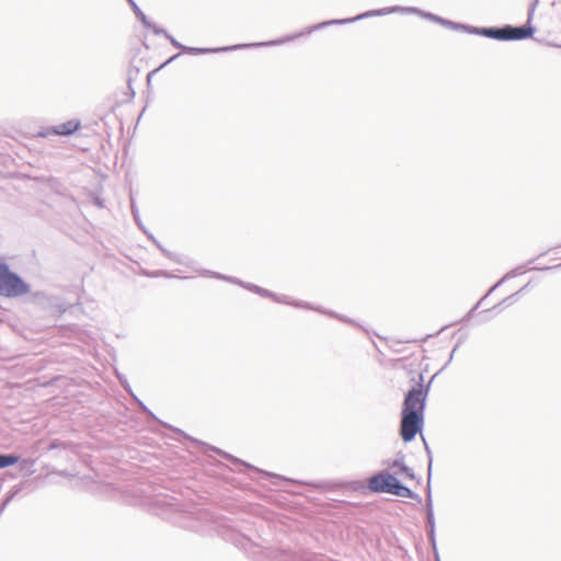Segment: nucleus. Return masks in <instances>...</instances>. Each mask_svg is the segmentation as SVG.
Here are the masks:
<instances>
[{"label": "nucleus", "instance_id": "1", "mask_svg": "<svg viewBox=\"0 0 561 561\" xmlns=\"http://www.w3.org/2000/svg\"><path fill=\"white\" fill-rule=\"evenodd\" d=\"M434 377L424 387L422 385L423 375H420L417 386L405 393L400 421V435L405 443L413 440L416 434L423 430L426 398Z\"/></svg>", "mask_w": 561, "mask_h": 561}, {"label": "nucleus", "instance_id": "2", "mask_svg": "<svg viewBox=\"0 0 561 561\" xmlns=\"http://www.w3.org/2000/svg\"><path fill=\"white\" fill-rule=\"evenodd\" d=\"M237 547L243 549L254 561H332L322 554L311 552L295 553L289 550L262 548L253 543L249 538L240 534H231L226 537Z\"/></svg>", "mask_w": 561, "mask_h": 561}, {"label": "nucleus", "instance_id": "3", "mask_svg": "<svg viewBox=\"0 0 561 561\" xmlns=\"http://www.w3.org/2000/svg\"><path fill=\"white\" fill-rule=\"evenodd\" d=\"M538 0H534L528 9L527 23L523 26L504 25L502 27H472L470 34L482 35L496 41H520L531 37L535 27L530 25Z\"/></svg>", "mask_w": 561, "mask_h": 561}, {"label": "nucleus", "instance_id": "4", "mask_svg": "<svg viewBox=\"0 0 561 561\" xmlns=\"http://www.w3.org/2000/svg\"><path fill=\"white\" fill-rule=\"evenodd\" d=\"M394 12L415 13V14L422 15L425 19H428L431 21L439 23L442 25H445V23H446L445 19H443L438 15H435L433 13L423 12L417 8L396 5V7L383 8L380 10L367 11L365 13H362V14H359L355 18H351V19L325 21V22H322V23H319V24L308 27V30L306 31V34H311L313 31L322 30L329 25L347 24V23H352V22H355V21H358L362 19L369 18V16L385 15V14L394 13Z\"/></svg>", "mask_w": 561, "mask_h": 561}, {"label": "nucleus", "instance_id": "5", "mask_svg": "<svg viewBox=\"0 0 561 561\" xmlns=\"http://www.w3.org/2000/svg\"><path fill=\"white\" fill-rule=\"evenodd\" d=\"M142 26L151 28L152 32L154 34H157V35L163 34L165 36V38L169 39L170 43L174 47L180 48V49H182L184 51L192 53V54H207V53L225 51V50H230V49L248 48V47H253V46L277 45V44H283V43H285L287 41L297 38V37L302 36L305 34V33H299L297 35L287 37L285 39L272 41V42H267V43L241 44V45H236V46H232V47H224V48H194V47L183 46L175 38H173L170 34H168L163 28H159L156 25L151 24V22L147 19V16L144 13H142Z\"/></svg>", "mask_w": 561, "mask_h": 561}, {"label": "nucleus", "instance_id": "6", "mask_svg": "<svg viewBox=\"0 0 561 561\" xmlns=\"http://www.w3.org/2000/svg\"><path fill=\"white\" fill-rule=\"evenodd\" d=\"M30 285L10 266L0 263V296L5 298H15L28 294Z\"/></svg>", "mask_w": 561, "mask_h": 561}, {"label": "nucleus", "instance_id": "7", "mask_svg": "<svg viewBox=\"0 0 561 561\" xmlns=\"http://www.w3.org/2000/svg\"><path fill=\"white\" fill-rule=\"evenodd\" d=\"M400 481L386 470L374 474L368 480V488L376 493L396 494L397 486Z\"/></svg>", "mask_w": 561, "mask_h": 561}, {"label": "nucleus", "instance_id": "8", "mask_svg": "<svg viewBox=\"0 0 561 561\" xmlns=\"http://www.w3.org/2000/svg\"><path fill=\"white\" fill-rule=\"evenodd\" d=\"M81 126L80 121L70 119L66 123L59 124L57 126L48 127L42 136L47 137L49 135H59V136H70L75 134Z\"/></svg>", "mask_w": 561, "mask_h": 561}, {"label": "nucleus", "instance_id": "9", "mask_svg": "<svg viewBox=\"0 0 561 561\" xmlns=\"http://www.w3.org/2000/svg\"><path fill=\"white\" fill-rule=\"evenodd\" d=\"M211 450H214L215 453H217L218 455H220L221 457H224L225 459L231 461V463L238 466V467H242L244 469H241L239 468L238 470L240 472H245L247 470H252V471H255V472H260V473H263L264 476L266 477H270V478H273V479H282L277 474H273V473H268V472H265V471H262V470H259L256 469L255 467L240 460L239 458L219 449V448H216V447H211Z\"/></svg>", "mask_w": 561, "mask_h": 561}, {"label": "nucleus", "instance_id": "10", "mask_svg": "<svg viewBox=\"0 0 561 561\" xmlns=\"http://www.w3.org/2000/svg\"><path fill=\"white\" fill-rule=\"evenodd\" d=\"M207 275H210L213 277H216V278H219V279H225V280H229V282H232L234 284H239L252 291H255L259 295L263 296V297H270V298H274L275 297V294H273L272 291L265 289V288H262V287H259L254 284H244L242 283L241 280H238L236 278H232V277H228V276H225L222 274H219V273H214V272H209V271H206L205 272Z\"/></svg>", "mask_w": 561, "mask_h": 561}, {"label": "nucleus", "instance_id": "11", "mask_svg": "<svg viewBox=\"0 0 561 561\" xmlns=\"http://www.w3.org/2000/svg\"><path fill=\"white\" fill-rule=\"evenodd\" d=\"M136 57H137V50H135V54L131 57L130 68L128 70V72H127V85H128V99H127V101L133 100L135 98V95H136V91L131 87L133 81H135L137 79L138 73H139V68L135 64L136 62Z\"/></svg>", "mask_w": 561, "mask_h": 561}, {"label": "nucleus", "instance_id": "12", "mask_svg": "<svg viewBox=\"0 0 561 561\" xmlns=\"http://www.w3.org/2000/svg\"><path fill=\"white\" fill-rule=\"evenodd\" d=\"M142 233H145L156 245L157 248L170 260L176 262V263H184V261L180 257V255L172 253L168 251L165 248H163L160 242L151 234L149 233L144 227H142Z\"/></svg>", "mask_w": 561, "mask_h": 561}, {"label": "nucleus", "instance_id": "13", "mask_svg": "<svg viewBox=\"0 0 561 561\" xmlns=\"http://www.w3.org/2000/svg\"><path fill=\"white\" fill-rule=\"evenodd\" d=\"M426 528H435V518L432 504V495L430 485H427V499H426Z\"/></svg>", "mask_w": 561, "mask_h": 561}, {"label": "nucleus", "instance_id": "14", "mask_svg": "<svg viewBox=\"0 0 561 561\" xmlns=\"http://www.w3.org/2000/svg\"><path fill=\"white\" fill-rule=\"evenodd\" d=\"M391 468H398L399 472L403 473L409 479L415 478L413 470L411 468H409L408 466H405L403 456L393 460V462L391 463Z\"/></svg>", "mask_w": 561, "mask_h": 561}, {"label": "nucleus", "instance_id": "15", "mask_svg": "<svg viewBox=\"0 0 561 561\" xmlns=\"http://www.w3.org/2000/svg\"><path fill=\"white\" fill-rule=\"evenodd\" d=\"M397 496H402V497H408V499H419L420 500V496L414 493L411 489H409L408 486L403 485L401 482L399 483V485L397 486V490H396V494Z\"/></svg>", "mask_w": 561, "mask_h": 561}, {"label": "nucleus", "instance_id": "16", "mask_svg": "<svg viewBox=\"0 0 561 561\" xmlns=\"http://www.w3.org/2000/svg\"><path fill=\"white\" fill-rule=\"evenodd\" d=\"M19 461V457L14 454H0V469L12 466Z\"/></svg>", "mask_w": 561, "mask_h": 561}, {"label": "nucleus", "instance_id": "17", "mask_svg": "<svg viewBox=\"0 0 561 561\" xmlns=\"http://www.w3.org/2000/svg\"><path fill=\"white\" fill-rule=\"evenodd\" d=\"M526 287H527V285H526V286H524L523 288H520L518 291H516V293H514V294H512V295L507 296L506 298H504L500 304H497L496 306H494V307L492 308V310H495V309H497V308H500V307H502V306H510V305L514 304V302L517 300L518 295H519L522 291H524Z\"/></svg>", "mask_w": 561, "mask_h": 561}, {"label": "nucleus", "instance_id": "18", "mask_svg": "<svg viewBox=\"0 0 561 561\" xmlns=\"http://www.w3.org/2000/svg\"><path fill=\"white\" fill-rule=\"evenodd\" d=\"M130 204H131V211H133V216H134L135 222L140 228L141 217H140V213L138 210V207L136 205V198H135L133 192L130 193Z\"/></svg>", "mask_w": 561, "mask_h": 561}, {"label": "nucleus", "instance_id": "19", "mask_svg": "<svg viewBox=\"0 0 561 561\" xmlns=\"http://www.w3.org/2000/svg\"><path fill=\"white\" fill-rule=\"evenodd\" d=\"M524 271H523V267H518V268H515V270H512L511 272H508L497 284H495L490 290L489 293L493 291L499 285H501L505 279L507 278H511V277H515L517 275H520L523 274Z\"/></svg>", "mask_w": 561, "mask_h": 561}, {"label": "nucleus", "instance_id": "20", "mask_svg": "<svg viewBox=\"0 0 561 561\" xmlns=\"http://www.w3.org/2000/svg\"><path fill=\"white\" fill-rule=\"evenodd\" d=\"M275 301L277 302H282V304H288V305H294L296 307H302V308H310L312 309V307L308 306L307 304H304V302H291L289 300V297L288 296H282V297H277L275 295V297L273 298Z\"/></svg>", "mask_w": 561, "mask_h": 561}, {"label": "nucleus", "instance_id": "21", "mask_svg": "<svg viewBox=\"0 0 561 561\" xmlns=\"http://www.w3.org/2000/svg\"><path fill=\"white\" fill-rule=\"evenodd\" d=\"M444 26H447V27H450V28H454V30H462V31L468 32V33L473 27V26H469V25H463V24L455 23V22L449 21V20H446V23H445Z\"/></svg>", "mask_w": 561, "mask_h": 561}, {"label": "nucleus", "instance_id": "22", "mask_svg": "<svg viewBox=\"0 0 561 561\" xmlns=\"http://www.w3.org/2000/svg\"><path fill=\"white\" fill-rule=\"evenodd\" d=\"M423 442H424V447H425V451H426V455L428 457V470H427V479L428 481L431 480V473H432V463H433V458H432V451L426 443V440L423 438Z\"/></svg>", "mask_w": 561, "mask_h": 561}, {"label": "nucleus", "instance_id": "23", "mask_svg": "<svg viewBox=\"0 0 561 561\" xmlns=\"http://www.w3.org/2000/svg\"><path fill=\"white\" fill-rule=\"evenodd\" d=\"M59 447H65V443L58 440V439H54L49 443L48 445V449L49 450H53V449H56V448H59Z\"/></svg>", "mask_w": 561, "mask_h": 561}, {"label": "nucleus", "instance_id": "24", "mask_svg": "<svg viewBox=\"0 0 561 561\" xmlns=\"http://www.w3.org/2000/svg\"><path fill=\"white\" fill-rule=\"evenodd\" d=\"M427 534H428V538L433 545V548L435 549V528H428Z\"/></svg>", "mask_w": 561, "mask_h": 561}, {"label": "nucleus", "instance_id": "25", "mask_svg": "<svg viewBox=\"0 0 561 561\" xmlns=\"http://www.w3.org/2000/svg\"><path fill=\"white\" fill-rule=\"evenodd\" d=\"M330 314L335 317L334 313H330ZM336 318L340 319L341 321L345 322V323H353V321L350 318H347V317L336 316Z\"/></svg>", "mask_w": 561, "mask_h": 561}, {"label": "nucleus", "instance_id": "26", "mask_svg": "<svg viewBox=\"0 0 561 561\" xmlns=\"http://www.w3.org/2000/svg\"><path fill=\"white\" fill-rule=\"evenodd\" d=\"M142 413L148 414L150 417H153L151 411L142 403Z\"/></svg>", "mask_w": 561, "mask_h": 561}, {"label": "nucleus", "instance_id": "27", "mask_svg": "<svg viewBox=\"0 0 561 561\" xmlns=\"http://www.w3.org/2000/svg\"><path fill=\"white\" fill-rule=\"evenodd\" d=\"M133 11H134V13H135V15H136L137 20H139V21H140V12H141L140 7H139V5H137V9H134Z\"/></svg>", "mask_w": 561, "mask_h": 561}, {"label": "nucleus", "instance_id": "28", "mask_svg": "<svg viewBox=\"0 0 561 561\" xmlns=\"http://www.w3.org/2000/svg\"><path fill=\"white\" fill-rule=\"evenodd\" d=\"M127 2L129 3L130 8L134 10V9H137V2L135 0H127Z\"/></svg>", "mask_w": 561, "mask_h": 561}, {"label": "nucleus", "instance_id": "29", "mask_svg": "<svg viewBox=\"0 0 561 561\" xmlns=\"http://www.w3.org/2000/svg\"><path fill=\"white\" fill-rule=\"evenodd\" d=\"M14 496V493H11L10 495L7 496V503H10V501L13 499Z\"/></svg>", "mask_w": 561, "mask_h": 561}, {"label": "nucleus", "instance_id": "30", "mask_svg": "<svg viewBox=\"0 0 561 561\" xmlns=\"http://www.w3.org/2000/svg\"><path fill=\"white\" fill-rule=\"evenodd\" d=\"M9 503H7V500H4V502L2 503L1 505V512L7 507Z\"/></svg>", "mask_w": 561, "mask_h": 561}, {"label": "nucleus", "instance_id": "31", "mask_svg": "<svg viewBox=\"0 0 561 561\" xmlns=\"http://www.w3.org/2000/svg\"><path fill=\"white\" fill-rule=\"evenodd\" d=\"M152 75H153V72H149V73H148V76H147V82H148V83L150 82Z\"/></svg>", "mask_w": 561, "mask_h": 561}, {"label": "nucleus", "instance_id": "32", "mask_svg": "<svg viewBox=\"0 0 561 561\" xmlns=\"http://www.w3.org/2000/svg\"><path fill=\"white\" fill-rule=\"evenodd\" d=\"M176 57H178V55L172 56L168 61H165V62H164V65H167V64L171 62V61H172L173 59H175Z\"/></svg>", "mask_w": 561, "mask_h": 561}, {"label": "nucleus", "instance_id": "33", "mask_svg": "<svg viewBox=\"0 0 561 561\" xmlns=\"http://www.w3.org/2000/svg\"><path fill=\"white\" fill-rule=\"evenodd\" d=\"M139 123H140V114L136 118V127L138 126Z\"/></svg>", "mask_w": 561, "mask_h": 561}, {"label": "nucleus", "instance_id": "34", "mask_svg": "<svg viewBox=\"0 0 561 561\" xmlns=\"http://www.w3.org/2000/svg\"><path fill=\"white\" fill-rule=\"evenodd\" d=\"M456 350H457V347L453 348V352H451V354H450L449 360H451V359H453V356H454V353L456 352Z\"/></svg>", "mask_w": 561, "mask_h": 561}, {"label": "nucleus", "instance_id": "35", "mask_svg": "<svg viewBox=\"0 0 561 561\" xmlns=\"http://www.w3.org/2000/svg\"><path fill=\"white\" fill-rule=\"evenodd\" d=\"M480 304H481V301H479L477 305H474V307L471 309V312H472L473 310H476V309L479 307V305H480Z\"/></svg>", "mask_w": 561, "mask_h": 561}, {"label": "nucleus", "instance_id": "36", "mask_svg": "<svg viewBox=\"0 0 561 561\" xmlns=\"http://www.w3.org/2000/svg\"><path fill=\"white\" fill-rule=\"evenodd\" d=\"M59 474L64 477L68 476L65 471H60Z\"/></svg>", "mask_w": 561, "mask_h": 561}]
</instances>
